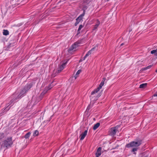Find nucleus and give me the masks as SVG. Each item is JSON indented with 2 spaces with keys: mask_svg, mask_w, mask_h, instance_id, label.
<instances>
[{
  "mask_svg": "<svg viewBox=\"0 0 157 157\" xmlns=\"http://www.w3.org/2000/svg\"><path fill=\"white\" fill-rule=\"evenodd\" d=\"M3 33L4 35H7L9 34V32L7 30H4Z\"/></svg>",
  "mask_w": 157,
  "mask_h": 157,
  "instance_id": "6ab92c4d",
  "label": "nucleus"
},
{
  "mask_svg": "<svg viewBox=\"0 0 157 157\" xmlns=\"http://www.w3.org/2000/svg\"><path fill=\"white\" fill-rule=\"evenodd\" d=\"M154 96H157V94H155L154 95Z\"/></svg>",
  "mask_w": 157,
  "mask_h": 157,
  "instance_id": "393cba45",
  "label": "nucleus"
},
{
  "mask_svg": "<svg viewBox=\"0 0 157 157\" xmlns=\"http://www.w3.org/2000/svg\"><path fill=\"white\" fill-rule=\"evenodd\" d=\"M31 134V133L30 132H29L26 134V135L25 136V139H28L30 135Z\"/></svg>",
  "mask_w": 157,
  "mask_h": 157,
  "instance_id": "a211bd4d",
  "label": "nucleus"
},
{
  "mask_svg": "<svg viewBox=\"0 0 157 157\" xmlns=\"http://www.w3.org/2000/svg\"><path fill=\"white\" fill-rule=\"evenodd\" d=\"M117 131V128L116 127L111 128L109 131V134L111 136H114L116 134Z\"/></svg>",
  "mask_w": 157,
  "mask_h": 157,
  "instance_id": "0eeeda50",
  "label": "nucleus"
},
{
  "mask_svg": "<svg viewBox=\"0 0 157 157\" xmlns=\"http://www.w3.org/2000/svg\"><path fill=\"white\" fill-rule=\"evenodd\" d=\"M88 131L87 130H85L84 132H82L80 136V140H82L87 135Z\"/></svg>",
  "mask_w": 157,
  "mask_h": 157,
  "instance_id": "1a4fd4ad",
  "label": "nucleus"
},
{
  "mask_svg": "<svg viewBox=\"0 0 157 157\" xmlns=\"http://www.w3.org/2000/svg\"><path fill=\"white\" fill-rule=\"evenodd\" d=\"M151 67V65H150V66H148L147 67L144 68L143 69L144 70H147V69H149V68H150Z\"/></svg>",
  "mask_w": 157,
  "mask_h": 157,
  "instance_id": "412c9836",
  "label": "nucleus"
},
{
  "mask_svg": "<svg viewBox=\"0 0 157 157\" xmlns=\"http://www.w3.org/2000/svg\"><path fill=\"white\" fill-rule=\"evenodd\" d=\"M141 144V141L137 142L132 141L126 145L127 147H137L139 146Z\"/></svg>",
  "mask_w": 157,
  "mask_h": 157,
  "instance_id": "7ed1b4c3",
  "label": "nucleus"
},
{
  "mask_svg": "<svg viewBox=\"0 0 157 157\" xmlns=\"http://www.w3.org/2000/svg\"><path fill=\"white\" fill-rule=\"evenodd\" d=\"M53 86V85H52L51 84L49 86V87H46L45 88V90L43 92V93H44V94H45L47 92L48 90H50Z\"/></svg>",
  "mask_w": 157,
  "mask_h": 157,
  "instance_id": "f8f14e48",
  "label": "nucleus"
},
{
  "mask_svg": "<svg viewBox=\"0 0 157 157\" xmlns=\"http://www.w3.org/2000/svg\"><path fill=\"white\" fill-rule=\"evenodd\" d=\"M123 44H121V45H122Z\"/></svg>",
  "mask_w": 157,
  "mask_h": 157,
  "instance_id": "a878e982",
  "label": "nucleus"
},
{
  "mask_svg": "<svg viewBox=\"0 0 157 157\" xmlns=\"http://www.w3.org/2000/svg\"><path fill=\"white\" fill-rule=\"evenodd\" d=\"M83 25H80L79 27L78 31H80Z\"/></svg>",
  "mask_w": 157,
  "mask_h": 157,
  "instance_id": "4be33fe9",
  "label": "nucleus"
},
{
  "mask_svg": "<svg viewBox=\"0 0 157 157\" xmlns=\"http://www.w3.org/2000/svg\"><path fill=\"white\" fill-rule=\"evenodd\" d=\"M30 87L31 86L29 85L25 86L24 89L20 92V93L18 95V98H20L22 95V94L25 93L30 88Z\"/></svg>",
  "mask_w": 157,
  "mask_h": 157,
  "instance_id": "423d86ee",
  "label": "nucleus"
},
{
  "mask_svg": "<svg viewBox=\"0 0 157 157\" xmlns=\"http://www.w3.org/2000/svg\"><path fill=\"white\" fill-rule=\"evenodd\" d=\"M151 53L154 54L155 56H157V48L155 50H153L151 51Z\"/></svg>",
  "mask_w": 157,
  "mask_h": 157,
  "instance_id": "f3484780",
  "label": "nucleus"
},
{
  "mask_svg": "<svg viewBox=\"0 0 157 157\" xmlns=\"http://www.w3.org/2000/svg\"><path fill=\"white\" fill-rule=\"evenodd\" d=\"M101 148L99 147L97 149V152L95 154L96 157H99L101 154Z\"/></svg>",
  "mask_w": 157,
  "mask_h": 157,
  "instance_id": "9d476101",
  "label": "nucleus"
},
{
  "mask_svg": "<svg viewBox=\"0 0 157 157\" xmlns=\"http://www.w3.org/2000/svg\"><path fill=\"white\" fill-rule=\"evenodd\" d=\"M84 16V14H82L76 19V22L75 24V26H76L82 20Z\"/></svg>",
  "mask_w": 157,
  "mask_h": 157,
  "instance_id": "6e6552de",
  "label": "nucleus"
},
{
  "mask_svg": "<svg viewBox=\"0 0 157 157\" xmlns=\"http://www.w3.org/2000/svg\"><path fill=\"white\" fill-rule=\"evenodd\" d=\"M105 80L106 78H103L101 82L99 85V86L91 92V95L90 96L91 99L94 98V100H96L99 97V96L97 95V93L104 85Z\"/></svg>",
  "mask_w": 157,
  "mask_h": 157,
  "instance_id": "f257e3e1",
  "label": "nucleus"
},
{
  "mask_svg": "<svg viewBox=\"0 0 157 157\" xmlns=\"http://www.w3.org/2000/svg\"><path fill=\"white\" fill-rule=\"evenodd\" d=\"M79 43H75L72 44L68 50V52L70 53H72L75 50V49L78 46Z\"/></svg>",
  "mask_w": 157,
  "mask_h": 157,
  "instance_id": "20e7f679",
  "label": "nucleus"
},
{
  "mask_svg": "<svg viewBox=\"0 0 157 157\" xmlns=\"http://www.w3.org/2000/svg\"><path fill=\"white\" fill-rule=\"evenodd\" d=\"M100 124L99 123H98L95 124L93 127V129L94 130H95L98 128L100 126Z\"/></svg>",
  "mask_w": 157,
  "mask_h": 157,
  "instance_id": "4468645a",
  "label": "nucleus"
},
{
  "mask_svg": "<svg viewBox=\"0 0 157 157\" xmlns=\"http://www.w3.org/2000/svg\"><path fill=\"white\" fill-rule=\"evenodd\" d=\"M12 144L11 138H9L2 143H0L1 149L6 148Z\"/></svg>",
  "mask_w": 157,
  "mask_h": 157,
  "instance_id": "f03ea898",
  "label": "nucleus"
},
{
  "mask_svg": "<svg viewBox=\"0 0 157 157\" xmlns=\"http://www.w3.org/2000/svg\"><path fill=\"white\" fill-rule=\"evenodd\" d=\"M39 135V131L36 130L34 131V132L33 133V135L34 136H38Z\"/></svg>",
  "mask_w": 157,
  "mask_h": 157,
  "instance_id": "dca6fc26",
  "label": "nucleus"
},
{
  "mask_svg": "<svg viewBox=\"0 0 157 157\" xmlns=\"http://www.w3.org/2000/svg\"><path fill=\"white\" fill-rule=\"evenodd\" d=\"M137 148L136 147H134L132 149V151L134 152L136 151Z\"/></svg>",
  "mask_w": 157,
  "mask_h": 157,
  "instance_id": "b1692460",
  "label": "nucleus"
},
{
  "mask_svg": "<svg viewBox=\"0 0 157 157\" xmlns=\"http://www.w3.org/2000/svg\"><path fill=\"white\" fill-rule=\"evenodd\" d=\"M147 85V83H143L141 84L140 86V88H144L146 87Z\"/></svg>",
  "mask_w": 157,
  "mask_h": 157,
  "instance_id": "2eb2a0df",
  "label": "nucleus"
},
{
  "mask_svg": "<svg viewBox=\"0 0 157 157\" xmlns=\"http://www.w3.org/2000/svg\"><path fill=\"white\" fill-rule=\"evenodd\" d=\"M13 3H16L17 2L20 0H11Z\"/></svg>",
  "mask_w": 157,
  "mask_h": 157,
  "instance_id": "5701e85b",
  "label": "nucleus"
},
{
  "mask_svg": "<svg viewBox=\"0 0 157 157\" xmlns=\"http://www.w3.org/2000/svg\"><path fill=\"white\" fill-rule=\"evenodd\" d=\"M99 24H100V22H99V21H98L97 22V24L95 25L93 29L95 30V29H96L97 28V27H98V26H99Z\"/></svg>",
  "mask_w": 157,
  "mask_h": 157,
  "instance_id": "aec40b11",
  "label": "nucleus"
},
{
  "mask_svg": "<svg viewBox=\"0 0 157 157\" xmlns=\"http://www.w3.org/2000/svg\"><path fill=\"white\" fill-rule=\"evenodd\" d=\"M96 48V46H95L91 50L89 51L85 55L84 58H85L86 57L88 56L89 55H90L91 54V52L92 51H93L94 50L95 48Z\"/></svg>",
  "mask_w": 157,
  "mask_h": 157,
  "instance_id": "9b49d317",
  "label": "nucleus"
},
{
  "mask_svg": "<svg viewBox=\"0 0 157 157\" xmlns=\"http://www.w3.org/2000/svg\"><path fill=\"white\" fill-rule=\"evenodd\" d=\"M82 70L81 69L79 70L76 72V74L74 76V77L75 79H76L77 77L78 76L79 74L81 72Z\"/></svg>",
  "mask_w": 157,
  "mask_h": 157,
  "instance_id": "ddd939ff",
  "label": "nucleus"
},
{
  "mask_svg": "<svg viewBox=\"0 0 157 157\" xmlns=\"http://www.w3.org/2000/svg\"><path fill=\"white\" fill-rule=\"evenodd\" d=\"M67 61H66L65 62H64L63 63H61L57 68V70L56 72L57 73H59L64 68L65 66L67 63Z\"/></svg>",
  "mask_w": 157,
  "mask_h": 157,
  "instance_id": "39448f33",
  "label": "nucleus"
}]
</instances>
